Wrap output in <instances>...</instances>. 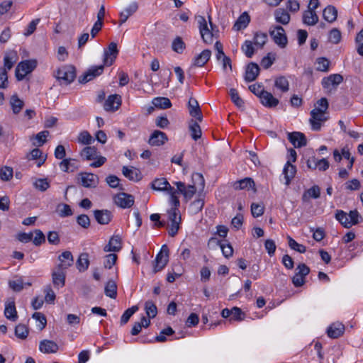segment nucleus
<instances>
[{
	"mask_svg": "<svg viewBox=\"0 0 363 363\" xmlns=\"http://www.w3.org/2000/svg\"><path fill=\"white\" fill-rule=\"evenodd\" d=\"M192 179L194 182V184L188 185L187 186L182 182H174V184L176 185L177 187V191H179V193L182 194L184 196V198L186 201L191 199L194 195L196 194L197 191V188L196 186V184H198V185L200 186L201 189H203L204 187L205 181L201 174H193Z\"/></svg>",
	"mask_w": 363,
	"mask_h": 363,
	"instance_id": "obj_1",
	"label": "nucleus"
},
{
	"mask_svg": "<svg viewBox=\"0 0 363 363\" xmlns=\"http://www.w3.org/2000/svg\"><path fill=\"white\" fill-rule=\"evenodd\" d=\"M55 77L61 83L69 84L72 82L76 77V69L74 66L65 65L57 70Z\"/></svg>",
	"mask_w": 363,
	"mask_h": 363,
	"instance_id": "obj_2",
	"label": "nucleus"
},
{
	"mask_svg": "<svg viewBox=\"0 0 363 363\" xmlns=\"http://www.w3.org/2000/svg\"><path fill=\"white\" fill-rule=\"evenodd\" d=\"M37 66L35 60H24L18 63L16 68L15 74L18 81L23 80L24 77L30 73Z\"/></svg>",
	"mask_w": 363,
	"mask_h": 363,
	"instance_id": "obj_3",
	"label": "nucleus"
},
{
	"mask_svg": "<svg viewBox=\"0 0 363 363\" xmlns=\"http://www.w3.org/2000/svg\"><path fill=\"white\" fill-rule=\"evenodd\" d=\"M269 35L274 42L281 48L286 47L288 43L287 36L285 30L281 26L271 27L269 29Z\"/></svg>",
	"mask_w": 363,
	"mask_h": 363,
	"instance_id": "obj_4",
	"label": "nucleus"
},
{
	"mask_svg": "<svg viewBox=\"0 0 363 363\" xmlns=\"http://www.w3.org/2000/svg\"><path fill=\"white\" fill-rule=\"evenodd\" d=\"M168 219L170 222L169 225V235L171 237H174L179 229L181 223V216L179 213V210L175 208H170L168 211Z\"/></svg>",
	"mask_w": 363,
	"mask_h": 363,
	"instance_id": "obj_5",
	"label": "nucleus"
},
{
	"mask_svg": "<svg viewBox=\"0 0 363 363\" xmlns=\"http://www.w3.org/2000/svg\"><path fill=\"white\" fill-rule=\"evenodd\" d=\"M325 113H326L319 111L318 109L311 110L309 122L313 130L318 131L321 129L322 123H325L328 119Z\"/></svg>",
	"mask_w": 363,
	"mask_h": 363,
	"instance_id": "obj_6",
	"label": "nucleus"
},
{
	"mask_svg": "<svg viewBox=\"0 0 363 363\" xmlns=\"http://www.w3.org/2000/svg\"><path fill=\"white\" fill-rule=\"evenodd\" d=\"M169 249L167 245L162 246L160 252L157 255L155 259L153 272L157 273L162 270L168 262Z\"/></svg>",
	"mask_w": 363,
	"mask_h": 363,
	"instance_id": "obj_7",
	"label": "nucleus"
},
{
	"mask_svg": "<svg viewBox=\"0 0 363 363\" xmlns=\"http://www.w3.org/2000/svg\"><path fill=\"white\" fill-rule=\"evenodd\" d=\"M78 183L86 188L96 187L99 183V177L92 173L83 172L77 176Z\"/></svg>",
	"mask_w": 363,
	"mask_h": 363,
	"instance_id": "obj_8",
	"label": "nucleus"
},
{
	"mask_svg": "<svg viewBox=\"0 0 363 363\" xmlns=\"http://www.w3.org/2000/svg\"><path fill=\"white\" fill-rule=\"evenodd\" d=\"M199 30L201 38L204 43H212L213 39V31L211 30L207 25L206 20L203 16L199 17Z\"/></svg>",
	"mask_w": 363,
	"mask_h": 363,
	"instance_id": "obj_9",
	"label": "nucleus"
},
{
	"mask_svg": "<svg viewBox=\"0 0 363 363\" xmlns=\"http://www.w3.org/2000/svg\"><path fill=\"white\" fill-rule=\"evenodd\" d=\"M104 65L91 67L83 75L79 77V82L85 84L95 77L101 75L104 72Z\"/></svg>",
	"mask_w": 363,
	"mask_h": 363,
	"instance_id": "obj_10",
	"label": "nucleus"
},
{
	"mask_svg": "<svg viewBox=\"0 0 363 363\" xmlns=\"http://www.w3.org/2000/svg\"><path fill=\"white\" fill-rule=\"evenodd\" d=\"M118 50L116 43H111L107 50H104V65L111 66L115 61Z\"/></svg>",
	"mask_w": 363,
	"mask_h": 363,
	"instance_id": "obj_11",
	"label": "nucleus"
},
{
	"mask_svg": "<svg viewBox=\"0 0 363 363\" xmlns=\"http://www.w3.org/2000/svg\"><path fill=\"white\" fill-rule=\"evenodd\" d=\"M59 264L57 266V269L65 271L74 263V257L70 251H65L58 256Z\"/></svg>",
	"mask_w": 363,
	"mask_h": 363,
	"instance_id": "obj_12",
	"label": "nucleus"
},
{
	"mask_svg": "<svg viewBox=\"0 0 363 363\" xmlns=\"http://www.w3.org/2000/svg\"><path fill=\"white\" fill-rule=\"evenodd\" d=\"M115 203L121 208H127L134 203V197L126 193H119L114 197Z\"/></svg>",
	"mask_w": 363,
	"mask_h": 363,
	"instance_id": "obj_13",
	"label": "nucleus"
},
{
	"mask_svg": "<svg viewBox=\"0 0 363 363\" xmlns=\"http://www.w3.org/2000/svg\"><path fill=\"white\" fill-rule=\"evenodd\" d=\"M18 60V55L15 50H8L4 53V67H0L1 69L9 71Z\"/></svg>",
	"mask_w": 363,
	"mask_h": 363,
	"instance_id": "obj_14",
	"label": "nucleus"
},
{
	"mask_svg": "<svg viewBox=\"0 0 363 363\" xmlns=\"http://www.w3.org/2000/svg\"><path fill=\"white\" fill-rule=\"evenodd\" d=\"M121 105V96L118 94H112L105 101L104 108L106 111H116Z\"/></svg>",
	"mask_w": 363,
	"mask_h": 363,
	"instance_id": "obj_15",
	"label": "nucleus"
},
{
	"mask_svg": "<svg viewBox=\"0 0 363 363\" xmlns=\"http://www.w3.org/2000/svg\"><path fill=\"white\" fill-rule=\"evenodd\" d=\"M188 108H189V114L192 117L196 118V119L199 122L202 121V120H203L202 112L200 108L199 102L196 99H194L193 97H191L189 99V102H188Z\"/></svg>",
	"mask_w": 363,
	"mask_h": 363,
	"instance_id": "obj_16",
	"label": "nucleus"
},
{
	"mask_svg": "<svg viewBox=\"0 0 363 363\" xmlns=\"http://www.w3.org/2000/svg\"><path fill=\"white\" fill-rule=\"evenodd\" d=\"M288 140L296 148L303 147L307 143L304 134L300 132L289 133Z\"/></svg>",
	"mask_w": 363,
	"mask_h": 363,
	"instance_id": "obj_17",
	"label": "nucleus"
},
{
	"mask_svg": "<svg viewBox=\"0 0 363 363\" xmlns=\"http://www.w3.org/2000/svg\"><path fill=\"white\" fill-rule=\"evenodd\" d=\"M345 328L340 322L332 323L327 329V334L330 338H338L344 334Z\"/></svg>",
	"mask_w": 363,
	"mask_h": 363,
	"instance_id": "obj_18",
	"label": "nucleus"
},
{
	"mask_svg": "<svg viewBox=\"0 0 363 363\" xmlns=\"http://www.w3.org/2000/svg\"><path fill=\"white\" fill-rule=\"evenodd\" d=\"M167 135L160 130H155L150 137L148 143L152 146H160L167 141Z\"/></svg>",
	"mask_w": 363,
	"mask_h": 363,
	"instance_id": "obj_19",
	"label": "nucleus"
},
{
	"mask_svg": "<svg viewBox=\"0 0 363 363\" xmlns=\"http://www.w3.org/2000/svg\"><path fill=\"white\" fill-rule=\"evenodd\" d=\"M259 73V67L257 64L250 62L246 67L245 80L247 82L255 81Z\"/></svg>",
	"mask_w": 363,
	"mask_h": 363,
	"instance_id": "obj_20",
	"label": "nucleus"
},
{
	"mask_svg": "<svg viewBox=\"0 0 363 363\" xmlns=\"http://www.w3.org/2000/svg\"><path fill=\"white\" fill-rule=\"evenodd\" d=\"M151 186L154 190L159 191H166L168 193L172 191V187L165 178L155 179L152 183Z\"/></svg>",
	"mask_w": 363,
	"mask_h": 363,
	"instance_id": "obj_21",
	"label": "nucleus"
},
{
	"mask_svg": "<svg viewBox=\"0 0 363 363\" xmlns=\"http://www.w3.org/2000/svg\"><path fill=\"white\" fill-rule=\"evenodd\" d=\"M58 349V345L52 340H43L39 344L40 351L45 354L56 353Z\"/></svg>",
	"mask_w": 363,
	"mask_h": 363,
	"instance_id": "obj_22",
	"label": "nucleus"
},
{
	"mask_svg": "<svg viewBox=\"0 0 363 363\" xmlns=\"http://www.w3.org/2000/svg\"><path fill=\"white\" fill-rule=\"evenodd\" d=\"M343 81V77L340 74H333L322 79V86L324 89H328L333 85L337 86Z\"/></svg>",
	"mask_w": 363,
	"mask_h": 363,
	"instance_id": "obj_23",
	"label": "nucleus"
},
{
	"mask_svg": "<svg viewBox=\"0 0 363 363\" xmlns=\"http://www.w3.org/2000/svg\"><path fill=\"white\" fill-rule=\"evenodd\" d=\"M94 215L96 220L101 225L108 224L112 218L111 211L108 210H95Z\"/></svg>",
	"mask_w": 363,
	"mask_h": 363,
	"instance_id": "obj_24",
	"label": "nucleus"
},
{
	"mask_svg": "<svg viewBox=\"0 0 363 363\" xmlns=\"http://www.w3.org/2000/svg\"><path fill=\"white\" fill-rule=\"evenodd\" d=\"M319 21V17L315 11L306 10L303 13L302 21L307 26H315Z\"/></svg>",
	"mask_w": 363,
	"mask_h": 363,
	"instance_id": "obj_25",
	"label": "nucleus"
},
{
	"mask_svg": "<svg viewBox=\"0 0 363 363\" xmlns=\"http://www.w3.org/2000/svg\"><path fill=\"white\" fill-rule=\"evenodd\" d=\"M122 173L130 181L138 182L141 179L140 170L133 167H128L123 166L122 169Z\"/></svg>",
	"mask_w": 363,
	"mask_h": 363,
	"instance_id": "obj_26",
	"label": "nucleus"
},
{
	"mask_svg": "<svg viewBox=\"0 0 363 363\" xmlns=\"http://www.w3.org/2000/svg\"><path fill=\"white\" fill-rule=\"evenodd\" d=\"M122 248L121 238L119 235H113L109 240L108 243L105 245V252H118Z\"/></svg>",
	"mask_w": 363,
	"mask_h": 363,
	"instance_id": "obj_27",
	"label": "nucleus"
},
{
	"mask_svg": "<svg viewBox=\"0 0 363 363\" xmlns=\"http://www.w3.org/2000/svg\"><path fill=\"white\" fill-rule=\"evenodd\" d=\"M138 9V4L135 2H133L121 11L119 20L120 25L124 23L130 16L137 11Z\"/></svg>",
	"mask_w": 363,
	"mask_h": 363,
	"instance_id": "obj_28",
	"label": "nucleus"
},
{
	"mask_svg": "<svg viewBox=\"0 0 363 363\" xmlns=\"http://www.w3.org/2000/svg\"><path fill=\"white\" fill-rule=\"evenodd\" d=\"M260 100L262 104L267 107L273 108L278 105L279 100L273 96V95L267 91L262 92Z\"/></svg>",
	"mask_w": 363,
	"mask_h": 363,
	"instance_id": "obj_29",
	"label": "nucleus"
},
{
	"mask_svg": "<svg viewBox=\"0 0 363 363\" xmlns=\"http://www.w3.org/2000/svg\"><path fill=\"white\" fill-rule=\"evenodd\" d=\"M255 182L250 177H246L243 179H240L234 182L233 186L235 190H242L254 189L255 188Z\"/></svg>",
	"mask_w": 363,
	"mask_h": 363,
	"instance_id": "obj_30",
	"label": "nucleus"
},
{
	"mask_svg": "<svg viewBox=\"0 0 363 363\" xmlns=\"http://www.w3.org/2000/svg\"><path fill=\"white\" fill-rule=\"evenodd\" d=\"M4 315L7 319L12 321L17 320L18 315L13 301L6 302Z\"/></svg>",
	"mask_w": 363,
	"mask_h": 363,
	"instance_id": "obj_31",
	"label": "nucleus"
},
{
	"mask_svg": "<svg viewBox=\"0 0 363 363\" xmlns=\"http://www.w3.org/2000/svg\"><path fill=\"white\" fill-rule=\"evenodd\" d=\"M296 172V167L291 163V161H288L283 169V174L286 179V185H289L290 184L291 180L294 177Z\"/></svg>",
	"mask_w": 363,
	"mask_h": 363,
	"instance_id": "obj_32",
	"label": "nucleus"
},
{
	"mask_svg": "<svg viewBox=\"0 0 363 363\" xmlns=\"http://www.w3.org/2000/svg\"><path fill=\"white\" fill-rule=\"evenodd\" d=\"M189 130L193 140H197L201 138L202 132L200 125L197 121L191 119L189 122Z\"/></svg>",
	"mask_w": 363,
	"mask_h": 363,
	"instance_id": "obj_33",
	"label": "nucleus"
},
{
	"mask_svg": "<svg viewBox=\"0 0 363 363\" xmlns=\"http://www.w3.org/2000/svg\"><path fill=\"white\" fill-rule=\"evenodd\" d=\"M52 283L55 287L60 288L65 286V273L62 270L53 271L52 273Z\"/></svg>",
	"mask_w": 363,
	"mask_h": 363,
	"instance_id": "obj_34",
	"label": "nucleus"
},
{
	"mask_svg": "<svg viewBox=\"0 0 363 363\" xmlns=\"http://www.w3.org/2000/svg\"><path fill=\"white\" fill-rule=\"evenodd\" d=\"M211 56V51L210 50H204L195 59L194 65L196 67H203L209 60Z\"/></svg>",
	"mask_w": 363,
	"mask_h": 363,
	"instance_id": "obj_35",
	"label": "nucleus"
},
{
	"mask_svg": "<svg viewBox=\"0 0 363 363\" xmlns=\"http://www.w3.org/2000/svg\"><path fill=\"white\" fill-rule=\"evenodd\" d=\"M337 10L335 6L329 5L323 11V18L329 22L333 23L337 19Z\"/></svg>",
	"mask_w": 363,
	"mask_h": 363,
	"instance_id": "obj_36",
	"label": "nucleus"
},
{
	"mask_svg": "<svg viewBox=\"0 0 363 363\" xmlns=\"http://www.w3.org/2000/svg\"><path fill=\"white\" fill-rule=\"evenodd\" d=\"M250 16L247 14V12H244L239 16V18L235 23L233 28L235 30H240L241 29H243L247 27V26L250 23Z\"/></svg>",
	"mask_w": 363,
	"mask_h": 363,
	"instance_id": "obj_37",
	"label": "nucleus"
},
{
	"mask_svg": "<svg viewBox=\"0 0 363 363\" xmlns=\"http://www.w3.org/2000/svg\"><path fill=\"white\" fill-rule=\"evenodd\" d=\"M274 16L277 22L283 25H286L290 21V15L284 9H278L274 12Z\"/></svg>",
	"mask_w": 363,
	"mask_h": 363,
	"instance_id": "obj_38",
	"label": "nucleus"
},
{
	"mask_svg": "<svg viewBox=\"0 0 363 363\" xmlns=\"http://www.w3.org/2000/svg\"><path fill=\"white\" fill-rule=\"evenodd\" d=\"M89 265V255L87 253H82L79 256L76 267L79 272L86 271Z\"/></svg>",
	"mask_w": 363,
	"mask_h": 363,
	"instance_id": "obj_39",
	"label": "nucleus"
},
{
	"mask_svg": "<svg viewBox=\"0 0 363 363\" xmlns=\"http://www.w3.org/2000/svg\"><path fill=\"white\" fill-rule=\"evenodd\" d=\"M10 104L12 108L13 113L18 114L24 106V102L20 99L17 95H13L10 99Z\"/></svg>",
	"mask_w": 363,
	"mask_h": 363,
	"instance_id": "obj_40",
	"label": "nucleus"
},
{
	"mask_svg": "<svg viewBox=\"0 0 363 363\" xmlns=\"http://www.w3.org/2000/svg\"><path fill=\"white\" fill-rule=\"evenodd\" d=\"M81 156L86 160H94L97 157V149L94 146L86 147L82 150Z\"/></svg>",
	"mask_w": 363,
	"mask_h": 363,
	"instance_id": "obj_41",
	"label": "nucleus"
},
{
	"mask_svg": "<svg viewBox=\"0 0 363 363\" xmlns=\"http://www.w3.org/2000/svg\"><path fill=\"white\" fill-rule=\"evenodd\" d=\"M320 195V189L319 186L314 185L303 193L302 199L303 201H307L308 198L318 199Z\"/></svg>",
	"mask_w": 363,
	"mask_h": 363,
	"instance_id": "obj_42",
	"label": "nucleus"
},
{
	"mask_svg": "<svg viewBox=\"0 0 363 363\" xmlns=\"http://www.w3.org/2000/svg\"><path fill=\"white\" fill-rule=\"evenodd\" d=\"M152 104L160 108L166 109L172 106V103L168 98L156 97L152 100Z\"/></svg>",
	"mask_w": 363,
	"mask_h": 363,
	"instance_id": "obj_43",
	"label": "nucleus"
},
{
	"mask_svg": "<svg viewBox=\"0 0 363 363\" xmlns=\"http://www.w3.org/2000/svg\"><path fill=\"white\" fill-rule=\"evenodd\" d=\"M274 86L283 92H286L289 89V81L284 76H280L275 79Z\"/></svg>",
	"mask_w": 363,
	"mask_h": 363,
	"instance_id": "obj_44",
	"label": "nucleus"
},
{
	"mask_svg": "<svg viewBox=\"0 0 363 363\" xmlns=\"http://www.w3.org/2000/svg\"><path fill=\"white\" fill-rule=\"evenodd\" d=\"M105 294L111 298H115L116 297L117 286L114 281L110 280L107 282L105 286Z\"/></svg>",
	"mask_w": 363,
	"mask_h": 363,
	"instance_id": "obj_45",
	"label": "nucleus"
},
{
	"mask_svg": "<svg viewBox=\"0 0 363 363\" xmlns=\"http://www.w3.org/2000/svg\"><path fill=\"white\" fill-rule=\"evenodd\" d=\"M335 218L345 228H349L351 227L347 214L345 211L337 210L335 213Z\"/></svg>",
	"mask_w": 363,
	"mask_h": 363,
	"instance_id": "obj_46",
	"label": "nucleus"
},
{
	"mask_svg": "<svg viewBox=\"0 0 363 363\" xmlns=\"http://www.w3.org/2000/svg\"><path fill=\"white\" fill-rule=\"evenodd\" d=\"M138 311V306H133L131 308H129L126 311H125L121 318V324L124 325L127 323L130 317Z\"/></svg>",
	"mask_w": 363,
	"mask_h": 363,
	"instance_id": "obj_47",
	"label": "nucleus"
},
{
	"mask_svg": "<svg viewBox=\"0 0 363 363\" xmlns=\"http://www.w3.org/2000/svg\"><path fill=\"white\" fill-rule=\"evenodd\" d=\"M316 69L318 71L326 72L329 69L330 61L325 57H318L316 60Z\"/></svg>",
	"mask_w": 363,
	"mask_h": 363,
	"instance_id": "obj_48",
	"label": "nucleus"
},
{
	"mask_svg": "<svg viewBox=\"0 0 363 363\" xmlns=\"http://www.w3.org/2000/svg\"><path fill=\"white\" fill-rule=\"evenodd\" d=\"M229 94L233 102L238 107L242 108L244 105L243 100L239 96L237 90L232 88L229 91Z\"/></svg>",
	"mask_w": 363,
	"mask_h": 363,
	"instance_id": "obj_49",
	"label": "nucleus"
},
{
	"mask_svg": "<svg viewBox=\"0 0 363 363\" xmlns=\"http://www.w3.org/2000/svg\"><path fill=\"white\" fill-rule=\"evenodd\" d=\"M172 50L177 53H182L185 49V43L181 37H177L172 44Z\"/></svg>",
	"mask_w": 363,
	"mask_h": 363,
	"instance_id": "obj_50",
	"label": "nucleus"
},
{
	"mask_svg": "<svg viewBox=\"0 0 363 363\" xmlns=\"http://www.w3.org/2000/svg\"><path fill=\"white\" fill-rule=\"evenodd\" d=\"M15 335L17 337L24 340L28 337V330L23 324H18L15 328Z\"/></svg>",
	"mask_w": 363,
	"mask_h": 363,
	"instance_id": "obj_51",
	"label": "nucleus"
},
{
	"mask_svg": "<svg viewBox=\"0 0 363 363\" xmlns=\"http://www.w3.org/2000/svg\"><path fill=\"white\" fill-rule=\"evenodd\" d=\"M145 309L147 315L150 318H155L157 313V310L155 304L150 301L145 302Z\"/></svg>",
	"mask_w": 363,
	"mask_h": 363,
	"instance_id": "obj_52",
	"label": "nucleus"
},
{
	"mask_svg": "<svg viewBox=\"0 0 363 363\" xmlns=\"http://www.w3.org/2000/svg\"><path fill=\"white\" fill-rule=\"evenodd\" d=\"M287 238L289 246L292 250H294L300 253H304L306 251V247L304 245L298 243L295 240H294L290 236H288Z\"/></svg>",
	"mask_w": 363,
	"mask_h": 363,
	"instance_id": "obj_53",
	"label": "nucleus"
},
{
	"mask_svg": "<svg viewBox=\"0 0 363 363\" xmlns=\"http://www.w3.org/2000/svg\"><path fill=\"white\" fill-rule=\"evenodd\" d=\"M341 38V32L337 28H333L329 33L328 40L333 44H337Z\"/></svg>",
	"mask_w": 363,
	"mask_h": 363,
	"instance_id": "obj_54",
	"label": "nucleus"
},
{
	"mask_svg": "<svg viewBox=\"0 0 363 363\" xmlns=\"http://www.w3.org/2000/svg\"><path fill=\"white\" fill-rule=\"evenodd\" d=\"M57 212L60 217H67L72 215V211L70 206L67 204H60L57 206Z\"/></svg>",
	"mask_w": 363,
	"mask_h": 363,
	"instance_id": "obj_55",
	"label": "nucleus"
},
{
	"mask_svg": "<svg viewBox=\"0 0 363 363\" xmlns=\"http://www.w3.org/2000/svg\"><path fill=\"white\" fill-rule=\"evenodd\" d=\"M267 41V35L264 33H256L254 37V43L256 45L262 48Z\"/></svg>",
	"mask_w": 363,
	"mask_h": 363,
	"instance_id": "obj_56",
	"label": "nucleus"
},
{
	"mask_svg": "<svg viewBox=\"0 0 363 363\" xmlns=\"http://www.w3.org/2000/svg\"><path fill=\"white\" fill-rule=\"evenodd\" d=\"M42 153L43 152L40 149L35 148L31 150V152H30V155L28 156V160L40 159V161L38 163V166L40 167L45 161V158L40 159Z\"/></svg>",
	"mask_w": 363,
	"mask_h": 363,
	"instance_id": "obj_57",
	"label": "nucleus"
},
{
	"mask_svg": "<svg viewBox=\"0 0 363 363\" xmlns=\"http://www.w3.org/2000/svg\"><path fill=\"white\" fill-rule=\"evenodd\" d=\"M179 191L177 189H175L174 188L172 189V191H169L167 194L170 196V202L172 206L171 208H175L178 209V207L179 206L180 202L179 200V198L177 196V194H178Z\"/></svg>",
	"mask_w": 363,
	"mask_h": 363,
	"instance_id": "obj_58",
	"label": "nucleus"
},
{
	"mask_svg": "<svg viewBox=\"0 0 363 363\" xmlns=\"http://www.w3.org/2000/svg\"><path fill=\"white\" fill-rule=\"evenodd\" d=\"M13 177V169L4 167L0 169V178L3 181H9Z\"/></svg>",
	"mask_w": 363,
	"mask_h": 363,
	"instance_id": "obj_59",
	"label": "nucleus"
},
{
	"mask_svg": "<svg viewBox=\"0 0 363 363\" xmlns=\"http://www.w3.org/2000/svg\"><path fill=\"white\" fill-rule=\"evenodd\" d=\"M77 140L79 143L89 145L91 143L92 137L88 131L84 130L79 133Z\"/></svg>",
	"mask_w": 363,
	"mask_h": 363,
	"instance_id": "obj_60",
	"label": "nucleus"
},
{
	"mask_svg": "<svg viewBox=\"0 0 363 363\" xmlns=\"http://www.w3.org/2000/svg\"><path fill=\"white\" fill-rule=\"evenodd\" d=\"M33 318L39 322L38 327L40 330L45 328L47 320L45 316L43 313L35 312L33 314Z\"/></svg>",
	"mask_w": 363,
	"mask_h": 363,
	"instance_id": "obj_61",
	"label": "nucleus"
},
{
	"mask_svg": "<svg viewBox=\"0 0 363 363\" xmlns=\"http://www.w3.org/2000/svg\"><path fill=\"white\" fill-rule=\"evenodd\" d=\"M242 49L243 52H245V55L250 58L252 57L255 52V50L252 45V43L250 40H246L244 43V45L242 47Z\"/></svg>",
	"mask_w": 363,
	"mask_h": 363,
	"instance_id": "obj_62",
	"label": "nucleus"
},
{
	"mask_svg": "<svg viewBox=\"0 0 363 363\" xmlns=\"http://www.w3.org/2000/svg\"><path fill=\"white\" fill-rule=\"evenodd\" d=\"M220 247L221 248L223 255L226 258L231 257L233 254V248L230 243H222L219 242Z\"/></svg>",
	"mask_w": 363,
	"mask_h": 363,
	"instance_id": "obj_63",
	"label": "nucleus"
},
{
	"mask_svg": "<svg viewBox=\"0 0 363 363\" xmlns=\"http://www.w3.org/2000/svg\"><path fill=\"white\" fill-rule=\"evenodd\" d=\"M34 186L37 189L45 191L50 187V184L47 179H38L35 182Z\"/></svg>",
	"mask_w": 363,
	"mask_h": 363,
	"instance_id": "obj_64",
	"label": "nucleus"
}]
</instances>
